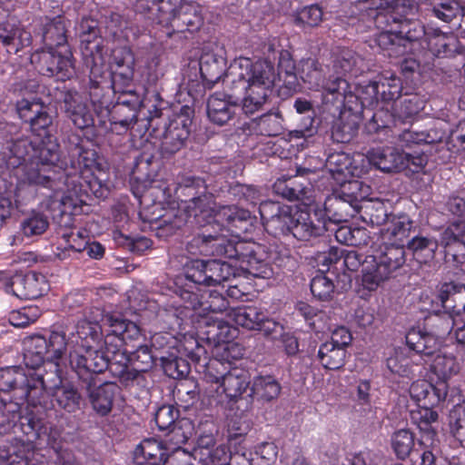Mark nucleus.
Here are the masks:
<instances>
[{"mask_svg":"<svg viewBox=\"0 0 465 465\" xmlns=\"http://www.w3.org/2000/svg\"><path fill=\"white\" fill-rule=\"evenodd\" d=\"M450 315H435L429 325L415 326L406 333V343L412 351L424 355H432L444 342V338L452 330Z\"/></svg>","mask_w":465,"mask_h":465,"instance_id":"11","label":"nucleus"},{"mask_svg":"<svg viewBox=\"0 0 465 465\" xmlns=\"http://www.w3.org/2000/svg\"><path fill=\"white\" fill-rule=\"evenodd\" d=\"M383 218L381 220L379 215L375 218L371 217L372 223L380 224L384 222V227L381 229V238L389 244L401 245V243L409 236L412 222L409 216L401 214L399 216H388L384 210H377Z\"/></svg>","mask_w":465,"mask_h":465,"instance_id":"20","label":"nucleus"},{"mask_svg":"<svg viewBox=\"0 0 465 465\" xmlns=\"http://www.w3.org/2000/svg\"><path fill=\"white\" fill-rule=\"evenodd\" d=\"M353 94L359 99L362 109L363 106L372 105L381 100L380 85L378 82L370 83L361 91V94Z\"/></svg>","mask_w":465,"mask_h":465,"instance_id":"60","label":"nucleus"},{"mask_svg":"<svg viewBox=\"0 0 465 465\" xmlns=\"http://www.w3.org/2000/svg\"><path fill=\"white\" fill-rule=\"evenodd\" d=\"M192 456L202 465H215V462L226 461L231 458L229 447L225 444L216 446L213 433L203 434L199 437Z\"/></svg>","mask_w":465,"mask_h":465,"instance_id":"22","label":"nucleus"},{"mask_svg":"<svg viewBox=\"0 0 465 465\" xmlns=\"http://www.w3.org/2000/svg\"><path fill=\"white\" fill-rule=\"evenodd\" d=\"M325 168L332 183V195L324 202V213L336 223L346 222L352 202L366 198L371 191L369 185L360 181L368 173V163L361 153L352 156L343 152L331 153Z\"/></svg>","mask_w":465,"mask_h":465,"instance_id":"5","label":"nucleus"},{"mask_svg":"<svg viewBox=\"0 0 465 465\" xmlns=\"http://www.w3.org/2000/svg\"><path fill=\"white\" fill-rule=\"evenodd\" d=\"M187 294L190 301L187 302L188 304L185 307L192 308L195 312L199 311V319L195 327L197 336L214 346L223 322V319L217 314L226 308V302L222 297L217 296L215 299L220 302V304L216 306L213 302H200L196 294Z\"/></svg>","mask_w":465,"mask_h":465,"instance_id":"14","label":"nucleus"},{"mask_svg":"<svg viewBox=\"0 0 465 465\" xmlns=\"http://www.w3.org/2000/svg\"><path fill=\"white\" fill-rule=\"evenodd\" d=\"M438 242L427 237H414L408 247L418 257L420 253L424 252L427 259H431L438 248Z\"/></svg>","mask_w":465,"mask_h":465,"instance_id":"58","label":"nucleus"},{"mask_svg":"<svg viewBox=\"0 0 465 465\" xmlns=\"http://www.w3.org/2000/svg\"><path fill=\"white\" fill-rule=\"evenodd\" d=\"M297 19L299 22H301L303 25H307L309 26H315V25H318L322 22V11L316 5H310V6L304 7L298 14Z\"/></svg>","mask_w":465,"mask_h":465,"instance_id":"63","label":"nucleus"},{"mask_svg":"<svg viewBox=\"0 0 465 465\" xmlns=\"http://www.w3.org/2000/svg\"><path fill=\"white\" fill-rule=\"evenodd\" d=\"M0 390L20 391L18 397L24 400H32L45 390L43 379L24 372L20 367L11 366L0 371Z\"/></svg>","mask_w":465,"mask_h":465,"instance_id":"15","label":"nucleus"},{"mask_svg":"<svg viewBox=\"0 0 465 465\" xmlns=\"http://www.w3.org/2000/svg\"><path fill=\"white\" fill-rule=\"evenodd\" d=\"M43 38L47 48L34 54L32 63L37 62L40 73L45 75L55 76L61 81L73 77L74 64L72 53L65 45V29L60 18L47 25Z\"/></svg>","mask_w":465,"mask_h":465,"instance_id":"7","label":"nucleus"},{"mask_svg":"<svg viewBox=\"0 0 465 465\" xmlns=\"http://www.w3.org/2000/svg\"><path fill=\"white\" fill-rule=\"evenodd\" d=\"M314 216L317 218L315 223L309 212L292 209L290 207L288 212V218L286 221L287 229L281 230L280 234L292 233L294 238L299 241H309L312 238L320 236L325 231L331 230L330 224L335 223L330 221L328 216L324 213L323 209H316Z\"/></svg>","mask_w":465,"mask_h":465,"instance_id":"13","label":"nucleus"},{"mask_svg":"<svg viewBox=\"0 0 465 465\" xmlns=\"http://www.w3.org/2000/svg\"><path fill=\"white\" fill-rule=\"evenodd\" d=\"M204 379L211 384L212 390L216 391L221 401H223V397L228 401L238 400L250 384L242 370L237 368L228 370V366L217 359L210 360L205 364Z\"/></svg>","mask_w":465,"mask_h":465,"instance_id":"10","label":"nucleus"},{"mask_svg":"<svg viewBox=\"0 0 465 465\" xmlns=\"http://www.w3.org/2000/svg\"><path fill=\"white\" fill-rule=\"evenodd\" d=\"M0 41L6 46L14 45L24 47L31 43V35L24 29L16 28L12 35H0ZM17 50L18 47L15 48Z\"/></svg>","mask_w":465,"mask_h":465,"instance_id":"62","label":"nucleus"},{"mask_svg":"<svg viewBox=\"0 0 465 465\" xmlns=\"http://www.w3.org/2000/svg\"><path fill=\"white\" fill-rule=\"evenodd\" d=\"M44 108V104L35 99L28 100L24 98L16 104L17 113L25 122H30Z\"/></svg>","mask_w":465,"mask_h":465,"instance_id":"59","label":"nucleus"},{"mask_svg":"<svg viewBox=\"0 0 465 465\" xmlns=\"http://www.w3.org/2000/svg\"><path fill=\"white\" fill-rule=\"evenodd\" d=\"M225 51L217 44L203 46L199 57L203 79L213 85L223 77V83L233 91H242V111L252 115L269 103L275 81L280 74L268 59L252 62L248 57L235 58L228 67Z\"/></svg>","mask_w":465,"mask_h":465,"instance_id":"2","label":"nucleus"},{"mask_svg":"<svg viewBox=\"0 0 465 465\" xmlns=\"http://www.w3.org/2000/svg\"><path fill=\"white\" fill-rule=\"evenodd\" d=\"M53 397L58 406L67 412H74L79 409L81 396L77 390L69 383H62L53 388Z\"/></svg>","mask_w":465,"mask_h":465,"instance_id":"36","label":"nucleus"},{"mask_svg":"<svg viewBox=\"0 0 465 465\" xmlns=\"http://www.w3.org/2000/svg\"><path fill=\"white\" fill-rule=\"evenodd\" d=\"M104 321L111 329L104 340L99 323L85 320L78 322L76 333H73L67 341L64 334L58 331H52L48 340L43 336L31 338L25 343V365L35 370L45 361H52L57 367V361L68 351L70 366L79 376L102 372L108 366L110 354L116 353L126 340L140 336L139 327L120 316L107 314Z\"/></svg>","mask_w":465,"mask_h":465,"instance_id":"1","label":"nucleus"},{"mask_svg":"<svg viewBox=\"0 0 465 465\" xmlns=\"http://www.w3.org/2000/svg\"><path fill=\"white\" fill-rule=\"evenodd\" d=\"M158 24L171 27L173 32L193 33L203 25L200 6L185 0H159L151 8Z\"/></svg>","mask_w":465,"mask_h":465,"instance_id":"9","label":"nucleus"},{"mask_svg":"<svg viewBox=\"0 0 465 465\" xmlns=\"http://www.w3.org/2000/svg\"><path fill=\"white\" fill-rule=\"evenodd\" d=\"M117 386L111 382L92 388L88 387V396L93 409L101 416L107 415L113 407Z\"/></svg>","mask_w":465,"mask_h":465,"instance_id":"31","label":"nucleus"},{"mask_svg":"<svg viewBox=\"0 0 465 465\" xmlns=\"http://www.w3.org/2000/svg\"><path fill=\"white\" fill-rule=\"evenodd\" d=\"M364 158L368 163L384 173H398L404 170L403 153L393 147H377L368 151Z\"/></svg>","mask_w":465,"mask_h":465,"instance_id":"24","label":"nucleus"},{"mask_svg":"<svg viewBox=\"0 0 465 465\" xmlns=\"http://www.w3.org/2000/svg\"><path fill=\"white\" fill-rule=\"evenodd\" d=\"M323 103L341 108L340 117L332 129V136L339 143H348L357 134L361 106L346 80H339L324 87Z\"/></svg>","mask_w":465,"mask_h":465,"instance_id":"8","label":"nucleus"},{"mask_svg":"<svg viewBox=\"0 0 465 465\" xmlns=\"http://www.w3.org/2000/svg\"><path fill=\"white\" fill-rule=\"evenodd\" d=\"M378 84L381 89V100L391 101L400 96L401 92V80L394 74H383Z\"/></svg>","mask_w":465,"mask_h":465,"instance_id":"52","label":"nucleus"},{"mask_svg":"<svg viewBox=\"0 0 465 465\" xmlns=\"http://www.w3.org/2000/svg\"><path fill=\"white\" fill-rule=\"evenodd\" d=\"M174 352L198 362L205 351L193 334H184L181 339L176 340Z\"/></svg>","mask_w":465,"mask_h":465,"instance_id":"43","label":"nucleus"},{"mask_svg":"<svg viewBox=\"0 0 465 465\" xmlns=\"http://www.w3.org/2000/svg\"><path fill=\"white\" fill-rule=\"evenodd\" d=\"M200 252L205 255L224 256L228 262L219 260H193L186 265V278L204 285H220L224 282L249 276L270 278L272 268L261 257H257L254 246L235 242L227 234L203 233L194 239Z\"/></svg>","mask_w":465,"mask_h":465,"instance_id":"3","label":"nucleus"},{"mask_svg":"<svg viewBox=\"0 0 465 465\" xmlns=\"http://www.w3.org/2000/svg\"><path fill=\"white\" fill-rule=\"evenodd\" d=\"M64 107L67 116L76 127L84 129L93 124V114L87 98L80 94L68 92L64 96Z\"/></svg>","mask_w":465,"mask_h":465,"instance_id":"27","label":"nucleus"},{"mask_svg":"<svg viewBox=\"0 0 465 465\" xmlns=\"http://www.w3.org/2000/svg\"><path fill=\"white\" fill-rule=\"evenodd\" d=\"M136 197L141 198V203L147 198H153L154 209H163L164 204L170 203V192L165 187L152 185L143 194L134 192Z\"/></svg>","mask_w":465,"mask_h":465,"instance_id":"56","label":"nucleus"},{"mask_svg":"<svg viewBox=\"0 0 465 465\" xmlns=\"http://www.w3.org/2000/svg\"><path fill=\"white\" fill-rule=\"evenodd\" d=\"M431 356L434 357L430 370L437 377V381L448 383L452 376L459 373L460 365L454 354L443 351L439 348Z\"/></svg>","mask_w":465,"mask_h":465,"instance_id":"30","label":"nucleus"},{"mask_svg":"<svg viewBox=\"0 0 465 465\" xmlns=\"http://www.w3.org/2000/svg\"><path fill=\"white\" fill-rule=\"evenodd\" d=\"M440 244L447 249V253L452 255L454 262H465V222L452 223L442 233Z\"/></svg>","mask_w":465,"mask_h":465,"instance_id":"26","label":"nucleus"},{"mask_svg":"<svg viewBox=\"0 0 465 465\" xmlns=\"http://www.w3.org/2000/svg\"><path fill=\"white\" fill-rule=\"evenodd\" d=\"M89 166L87 162H84L82 165L80 160H78L77 166L73 163L74 173L68 172L66 173L65 186L66 191L63 193L60 197L59 205L61 207V213L63 215H73L77 213L81 209L82 199V186L76 181V176H83L86 172V168Z\"/></svg>","mask_w":465,"mask_h":465,"instance_id":"18","label":"nucleus"},{"mask_svg":"<svg viewBox=\"0 0 465 465\" xmlns=\"http://www.w3.org/2000/svg\"><path fill=\"white\" fill-rule=\"evenodd\" d=\"M279 68L281 72H285L286 78L284 82L290 90L297 91L301 87L300 81H302L308 85L309 89L321 91L322 98L324 87L339 80H343L342 78L337 77L335 80L324 84L322 70L316 60L312 58L302 60L298 65L295 66L288 53L281 54Z\"/></svg>","mask_w":465,"mask_h":465,"instance_id":"12","label":"nucleus"},{"mask_svg":"<svg viewBox=\"0 0 465 465\" xmlns=\"http://www.w3.org/2000/svg\"><path fill=\"white\" fill-rule=\"evenodd\" d=\"M41 315V311L36 306H27L10 312L9 322L18 328H23L35 322Z\"/></svg>","mask_w":465,"mask_h":465,"instance_id":"51","label":"nucleus"},{"mask_svg":"<svg viewBox=\"0 0 465 465\" xmlns=\"http://www.w3.org/2000/svg\"><path fill=\"white\" fill-rule=\"evenodd\" d=\"M273 190L286 199L298 200L305 205H311L316 197L312 186L295 185L294 183H292V186H290L283 181H277L273 185Z\"/></svg>","mask_w":465,"mask_h":465,"instance_id":"33","label":"nucleus"},{"mask_svg":"<svg viewBox=\"0 0 465 465\" xmlns=\"http://www.w3.org/2000/svg\"><path fill=\"white\" fill-rule=\"evenodd\" d=\"M251 390L253 396L269 401L279 396L281 385L270 375L258 376L253 379Z\"/></svg>","mask_w":465,"mask_h":465,"instance_id":"41","label":"nucleus"},{"mask_svg":"<svg viewBox=\"0 0 465 465\" xmlns=\"http://www.w3.org/2000/svg\"><path fill=\"white\" fill-rule=\"evenodd\" d=\"M49 290V284L45 275L29 272L25 275L16 274L10 277L6 284V292L19 299H36Z\"/></svg>","mask_w":465,"mask_h":465,"instance_id":"17","label":"nucleus"},{"mask_svg":"<svg viewBox=\"0 0 465 465\" xmlns=\"http://www.w3.org/2000/svg\"><path fill=\"white\" fill-rule=\"evenodd\" d=\"M425 42L434 56H445L451 52L450 45H453L456 40L451 35L436 33L432 35H427Z\"/></svg>","mask_w":465,"mask_h":465,"instance_id":"46","label":"nucleus"},{"mask_svg":"<svg viewBox=\"0 0 465 465\" xmlns=\"http://www.w3.org/2000/svg\"><path fill=\"white\" fill-rule=\"evenodd\" d=\"M52 122V116L48 114L45 107L41 110L39 114H36L30 122H28L30 124L31 131L35 135V140L33 142H36L35 147H47V143L49 142L56 143L49 133Z\"/></svg>","mask_w":465,"mask_h":465,"instance_id":"34","label":"nucleus"},{"mask_svg":"<svg viewBox=\"0 0 465 465\" xmlns=\"http://www.w3.org/2000/svg\"><path fill=\"white\" fill-rule=\"evenodd\" d=\"M171 448L157 438L144 439L134 450V461L135 465H164Z\"/></svg>","mask_w":465,"mask_h":465,"instance_id":"23","label":"nucleus"},{"mask_svg":"<svg viewBox=\"0 0 465 465\" xmlns=\"http://www.w3.org/2000/svg\"><path fill=\"white\" fill-rule=\"evenodd\" d=\"M229 316L236 324L248 330H256L264 319V312L257 307L248 306L232 310Z\"/></svg>","mask_w":465,"mask_h":465,"instance_id":"38","label":"nucleus"},{"mask_svg":"<svg viewBox=\"0 0 465 465\" xmlns=\"http://www.w3.org/2000/svg\"><path fill=\"white\" fill-rule=\"evenodd\" d=\"M112 84L114 92L129 93L134 79V55L127 47L116 48L112 54Z\"/></svg>","mask_w":465,"mask_h":465,"instance_id":"16","label":"nucleus"},{"mask_svg":"<svg viewBox=\"0 0 465 465\" xmlns=\"http://www.w3.org/2000/svg\"><path fill=\"white\" fill-rule=\"evenodd\" d=\"M258 127L260 133L263 135H277L282 130V117L278 113L264 114L259 118Z\"/></svg>","mask_w":465,"mask_h":465,"instance_id":"55","label":"nucleus"},{"mask_svg":"<svg viewBox=\"0 0 465 465\" xmlns=\"http://www.w3.org/2000/svg\"><path fill=\"white\" fill-rule=\"evenodd\" d=\"M372 256L390 276L405 263V251L401 245H386L383 251Z\"/></svg>","mask_w":465,"mask_h":465,"instance_id":"35","label":"nucleus"},{"mask_svg":"<svg viewBox=\"0 0 465 465\" xmlns=\"http://www.w3.org/2000/svg\"><path fill=\"white\" fill-rule=\"evenodd\" d=\"M290 206L280 205L274 202H263L259 206V212L267 231L280 234L281 230H286V221Z\"/></svg>","mask_w":465,"mask_h":465,"instance_id":"28","label":"nucleus"},{"mask_svg":"<svg viewBox=\"0 0 465 465\" xmlns=\"http://www.w3.org/2000/svg\"><path fill=\"white\" fill-rule=\"evenodd\" d=\"M161 360L164 372L173 379L183 378L189 372L188 361L183 356L174 351H170L166 356H161Z\"/></svg>","mask_w":465,"mask_h":465,"instance_id":"44","label":"nucleus"},{"mask_svg":"<svg viewBox=\"0 0 465 465\" xmlns=\"http://www.w3.org/2000/svg\"><path fill=\"white\" fill-rule=\"evenodd\" d=\"M459 10L460 5L456 1L444 0L439 7L434 8V13L438 18L449 22L456 16Z\"/></svg>","mask_w":465,"mask_h":465,"instance_id":"64","label":"nucleus"},{"mask_svg":"<svg viewBox=\"0 0 465 465\" xmlns=\"http://www.w3.org/2000/svg\"><path fill=\"white\" fill-rule=\"evenodd\" d=\"M448 388V383L444 381H436L433 384L426 380H417L411 383L409 394L417 405L437 407L446 400Z\"/></svg>","mask_w":465,"mask_h":465,"instance_id":"21","label":"nucleus"},{"mask_svg":"<svg viewBox=\"0 0 465 465\" xmlns=\"http://www.w3.org/2000/svg\"><path fill=\"white\" fill-rule=\"evenodd\" d=\"M391 449L399 460L408 458L414 448V435L408 429L395 430L391 436Z\"/></svg>","mask_w":465,"mask_h":465,"instance_id":"42","label":"nucleus"},{"mask_svg":"<svg viewBox=\"0 0 465 465\" xmlns=\"http://www.w3.org/2000/svg\"><path fill=\"white\" fill-rule=\"evenodd\" d=\"M430 405H418L416 410L411 411V419L421 430H428L429 427L436 422L439 418L438 412Z\"/></svg>","mask_w":465,"mask_h":465,"instance_id":"48","label":"nucleus"},{"mask_svg":"<svg viewBox=\"0 0 465 465\" xmlns=\"http://www.w3.org/2000/svg\"><path fill=\"white\" fill-rule=\"evenodd\" d=\"M311 291L319 300H329L334 292V284L328 276L318 272L311 281Z\"/></svg>","mask_w":465,"mask_h":465,"instance_id":"53","label":"nucleus"},{"mask_svg":"<svg viewBox=\"0 0 465 465\" xmlns=\"http://www.w3.org/2000/svg\"><path fill=\"white\" fill-rule=\"evenodd\" d=\"M346 351L328 341L322 343L318 351V360L329 370H338L345 362Z\"/></svg>","mask_w":465,"mask_h":465,"instance_id":"39","label":"nucleus"},{"mask_svg":"<svg viewBox=\"0 0 465 465\" xmlns=\"http://www.w3.org/2000/svg\"><path fill=\"white\" fill-rule=\"evenodd\" d=\"M49 227L48 217L39 211L31 212L20 223V232L26 238L42 235Z\"/></svg>","mask_w":465,"mask_h":465,"instance_id":"40","label":"nucleus"},{"mask_svg":"<svg viewBox=\"0 0 465 465\" xmlns=\"http://www.w3.org/2000/svg\"><path fill=\"white\" fill-rule=\"evenodd\" d=\"M35 143L28 138H21L6 142L0 149V164L6 168L23 165L15 187L18 198H23L33 186L55 190L58 144L49 142L47 147H35Z\"/></svg>","mask_w":465,"mask_h":465,"instance_id":"4","label":"nucleus"},{"mask_svg":"<svg viewBox=\"0 0 465 465\" xmlns=\"http://www.w3.org/2000/svg\"><path fill=\"white\" fill-rule=\"evenodd\" d=\"M391 278L390 274L379 264L373 256L368 257L361 270V285L364 289L372 292L385 281Z\"/></svg>","mask_w":465,"mask_h":465,"instance_id":"32","label":"nucleus"},{"mask_svg":"<svg viewBox=\"0 0 465 465\" xmlns=\"http://www.w3.org/2000/svg\"><path fill=\"white\" fill-rule=\"evenodd\" d=\"M237 109L238 103L232 95L223 93H215L208 99V118L218 125H223L232 119Z\"/></svg>","mask_w":465,"mask_h":465,"instance_id":"25","label":"nucleus"},{"mask_svg":"<svg viewBox=\"0 0 465 465\" xmlns=\"http://www.w3.org/2000/svg\"><path fill=\"white\" fill-rule=\"evenodd\" d=\"M450 426L453 436L461 440L465 434V405L456 403L450 412Z\"/></svg>","mask_w":465,"mask_h":465,"instance_id":"57","label":"nucleus"},{"mask_svg":"<svg viewBox=\"0 0 465 465\" xmlns=\"http://www.w3.org/2000/svg\"><path fill=\"white\" fill-rule=\"evenodd\" d=\"M177 418L176 411L167 405L160 407L154 416V420L160 430L170 429Z\"/></svg>","mask_w":465,"mask_h":465,"instance_id":"61","label":"nucleus"},{"mask_svg":"<svg viewBox=\"0 0 465 465\" xmlns=\"http://www.w3.org/2000/svg\"><path fill=\"white\" fill-rule=\"evenodd\" d=\"M191 119L183 114H179L170 124L166 131V139L172 141L171 152H175L181 148L184 141L190 134Z\"/></svg>","mask_w":465,"mask_h":465,"instance_id":"37","label":"nucleus"},{"mask_svg":"<svg viewBox=\"0 0 465 465\" xmlns=\"http://www.w3.org/2000/svg\"><path fill=\"white\" fill-rule=\"evenodd\" d=\"M62 241L63 242H61L60 245L64 247V251L55 253L61 260L67 257L66 252L68 251L80 252L85 250L87 238L85 232H77L64 233Z\"/></svg>","mask_w":465,"mask_h":465,"instance_id":"47","label":"nucleus"},{"mask_svg":"<svg viewBox=\"0 0 465 465\" xmlns=\"http://www.w3.org/2000/svg\"><path fill=\"white\" fill-rule=\"evenodd\" d=\"M438 299L445 309H452L454 313H465V284L444 282L438 290Z\"/></svg>","mask_w":465,"mask_h":465,"instance_id":"29","label":"nucleus"},{"mask_svg":"<svg viewBox=\"0 0 465 465\" xmlns=\"http://www.w3.org/2000/svg\"><path fill=\"white\" fill-rule=\"evenodd\" d=\"M203 181L200 178L187 177L177 187L175 193L178 198L191 197L190 203L183 206L187 216H193L199 223H206L220 227L235 222L245 221L250 217L248 211L236 206H220L217 209L215 203H210L209 197L201 195L204 192Z\"/></svg>","mask_w":465,"mask_h":465,"instance_id":"6","label":"nucleus"},{"mask_svg":"<svg viewBox=\"0 0 465 465\" xmlns=\"http://www.w3.org/2000/svg\"><path fill=\"white\" fill-rule=\"evenodd\" d=\"M377 45L383 50L389 51V55H400L407 51H415L418 46H423L422 42L418 41V35L405 31L403 26L398 34L384 30L376 37Z\"/></svg>","mask_w":465,"mask_h":465,"instance_id":"19","label":"nucleus"},{"mask_svg":"<svg viewBox=\"0 0 465 465\" xmlns=\"http://www.w3.org/2000/svg\"><path fill=\"white\" fill-rule=\"evenodd\" d=\"M387 368L391 373L401 377H409L412 372L411 361L401 350H395L387 359Z\"/></svg>","mask_w":465,"mask_h":465,"instance_id":"50","label":"nucleus"},{"mask_svg":"<svg viewBox=\"0 0 465 465\" xmlns=\"http://www.w3.org/2000/svg\"><path fill=\"white\" fill-rule=\"evenodd\" d=\"M79 30L82 44H85V49L92 54L93 50L99 47L101 43V40L97 37V22L90 18H84L79 25Z\"/></svg>","mask_w":465,"mask_h":465,"instance_id":"49","label":"nucleus"},{"mask_svg":"<svg viewBox=\"0 0 465 465\" xmlns=\"http://www.w3.org/2000/svg\"><path fill=\"white\" fill-rule=\"evenodd\" d=\"M336 240L343 244L361 246L368 243L369 236L367 231L362 228H351L348 225H341L335 231Z\"/></svg>","mask_w":465,"mask_h":465,"instance_id":"45","label":"nucleus"},{"mask_svg":"<svg viewBox=\"0 0 465 465\" xmlns=\"http://www.w3.org/2000/svg\"><path fill=\"white\" fill-rule=\"evenodd\" d=\"M191 437V425L183 422L181 426H173L167 439L163 441L166 447L171 446L170 452L178 450Z\"/></svg>","mask_w":465,"mask_h":465,"instance_id":"54","label":"nucleus"}]
</instances>
